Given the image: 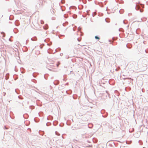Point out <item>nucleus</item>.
Returning <instances> with one entry per match:
<instances>
[{
    "instance_id": "nucleus-1",
    "label": "nucleus",
    "mask_w": 148,
    "mask_h": 148,
    "mask_svg": "<svg viewBox=\"0 0 148 148\" xmlns=\"http://www.w3.org/2000/svg\"><path fill=\"white\" fill-rule=\"evenodd\" d=\"M136 9L137 10H140V12H142L143 11V10L141 9L139 5H137L136 7Z\"/></svg>"
},
{
    "instance_id": "nucleus-2",
    "label": "nucleus",
    "mask_w": 148,
    "mask_h": 148,
    "mask_svg": "<svg viewBox=\"0 0 148 148\" xmlns=\"http://www.w3.org/2000/svg\"><path fill=\"white\" fill-rule=\"evenodd\" d=\"M95 37V38L96 39H99V38L97 36H96Z\"/></svg>"
},
{
    "instance_id": "nucleus-3",
    "label": "nucleus",
    "mask_w": 148,
    "mask_h": 148,
    "mask_svg": "<svg viewBox=\"0 0 148 148\" xmlns=\"http://www.w3.org/2000/svg\"><path fill=\"white\" fill-rule=\"evenodd\" d=\"M73 16V18H77V16L76 15H74Z\"/></svg>"
},
{
    "instance_id": "nucleus-4",
    "label": "nucleus",
    "mask_w": 148,
    "mask_h": 148,
    "mask_svg": "<svg viewBox=\"0 0 148 148\" xmlns=\"http://www.w3.org/2000/svg\"><path fill=\"white\" fill-rule=\"evenodd\" d=\"M141 6L142 8H143V5H141Z\"/></svg>"
},
{
    "instance_id": "nucleus-5",
    "label": "nucleus",
    "mask_w": 148,
    "mask_h": 148,
    "mask_svg": "<svg viewBox=\"0 0 148 148\" xmlns=\"http://www.w3.org/2000/svg\"><path fill=\"white\" fill-rule=\"evenodd\" d=\"M58 66V65H57V66Z\"/></svg>"
}]
</instances>
